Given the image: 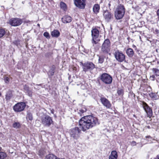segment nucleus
<instances>
[{"label":"nucleus","instance_id":"ddd939ff","mask_svg":"<svg viewBox=\"0 0 159 159\" xmlns=\"http://www.w3.org/2000/svg\"><path fill=\"white\" fill-rule=\"evenodd\" d=\"M100 101L103 105L107 108H110L111 105L109 100L104 97H101Z\"/></svg>","mask_w":159,"mask_h":159},{"label":"nucleus","instance_id":"393cba45","mask_svg":"<svg viewBox=\"0 0 159 159\" xmlns=\"http://www.w3.org/2000/svg\"><path fill=\"white\" fill-rule=\"evenodd\" d=\"M5 29L2 28L0 29V38L3 37L6 34Z\"/></svg>","mask_w":159,"mask_h":159},{"label":"nucleus","instance_id":"7ed1b4c3","mask_svg":"<svg viewBox=\"0 0 159 159\" xmlns=\"http://www.w3.org/2000/svg\"><path fill=\"white\" fill-rule=\"evenodd\" d=\"M111 45V43L110 40L108 39H105L102 45L100 53L107 55L110 52Z\"/></svg>","mask_w":159,"mask_h":159},{"label":"nucleus","instance_id":"cd10ccee","mask_svg":"<svg viewBox=\"0 0 159 159\" xmlns=\"http://www.w3.org/2000/svg\"><path fill=\"white\" fill-rule=\"evenodd\" d=\"M20 126V125L19 123L16 122L14 123L13 124V127L15 128H19Z\"/></svg>","mask_w":159,"mask_h":159},{"label":"nucleus","instance_id":"a878e982","mask_svg":"<svg viewBox=\"0 0 159 159\" xmlns=\"http://www.w3.org/2000/svg\"><path fill=\"white\" fill-rule=\"evenodd\" d=\"M45 154V152L44 151V149H41L39 150L38 154L41 157H43Z\"/></svg>","mask_w":159,"mask_h":159},{"label":"nucleus","instance_id":"4c0bfd02","mask_svg":"<svg viewBox=\"0 0 159 159\" xmlns=\"http://www.w3.org/2000/svg\"><path fill=\"white\" fill-rule=\"evenodd\" d=\"M136 144V142L134 141H132L131 142V145L132 146H135Z\"/></svg>","mask_w":159,"mask_h":159},{"label":"nucleus","instance_id":"6ab92c4d","mask_svg":"<svg viewBox=\"0 0 159 159\" xmlns=\"http://www.w3.org/2000/svg\"><path fill=\"white\" fill-rule=\"evenodd\" d=\"M100 9V7L98 4H95L93 7V11L95 14H97L99 12Z\"/></svg>","mask_w":159,"mask_h":159},{"label":"nucleus","instance_id":"a18cd8bd","mask_svg":"<svg viewBox=\"0 0 159 159\" xmlns=\"http://www.w3.org/2000/svg\"><path fill=\"white\" fill-rule=\"evenodd\" d=\"M41 85V84H39V85H36L37 86H39V85H40H40Z\"/></svg>","mask_w":159,"mask_h":159},{"label":"nucleus","instance_id":"1a4fd4ad","mask_svg":"<svg viewBox=\"0 0 159 159\" xmlns=\"http://www.w3.org/2000/svg\"><path fill=\"white\" fill-rule=\"evenodd\" d=\"M101 80L106 84H110L112 82L111 77L107 73L103 74L101 76Z\"/></svg>","mask_w":159,"mask_h":159},{"label":"nucleus","instance_id":"de8ad7c7","mask_svg":"<svg viewBox=\"0 0 159 159\" xmlns=\"http://www.w3.org/2000/svg\"><path fill=\"white\" fill-rule=\"evenodd\" d=\"M51 112L52 113H53V111H51Z\"/></svg>","mask_w":159,"mask_h":159},{"label":"nucleus","instance_id":"5701e85b","mask_svg":"<svg viewBox=\"0 0 159 159\" xmlns=\"http://www.w3.org/2000/svg\"><path fill=\"white\" fill-rule=\"evenodd\" d=\"M60 7L61 9L65 11L67 10V6L65 3L63 2H61L60 3Z\"/></svg>","mask_w":159,"mask_h":159},{"label":"nucleus","instance_id":"ea45409f","mask_svg":"<svg viewBox=\"0 0 159 159\" xmlns=\"http://www.w3.org/2000/svg\"><path fill=\"white\" fill-rule=\"evenodd\" d=\"M157 15L159 18V8L157 10Z\"/></svg>","mask_w":159,"mask_h":159},{"label":"nucleus","instance_id":"423d86ee","mask_svg":"<svg viewBox=\"0 0 159 159\" xmlns=\"http://www.w3.org/2000/svg\"><path fill=\"white\" fill-rule=\"evenodd\" d=\"M22 23V19L18 18H13L10 19L7 23L12 26H17L20 25Z\"/></svg>","mask_w":159,"mask_h":159},{"label":"nucleus","instance_id":"f704fd0d","mask_svg":"<svg viewBox=\"0 0 159 159\" xmlns=\"http://www.w3.org/2000/svg\"><path fill=\"white\" fill-rule=\"evenodd\" d=\"M86 109L85 108H84V109H81L79 110L80 114L83 113L84 112H86Z\"/></svg>","mask_w":159,"mask_h":159},{"label":"nucleus","instance_id":"412c9836","mask_svg":"<svg viewBox=\"0 0 159 159\" xmlns=\"http://www.w3.org/2000/svg\"><path fill=\"white\" fill-rule=\"evenodd\" d=\"M117 153L116 151H112L110 156L109 159H117Z\"/></svg>","mask_w":159,"mask_h":159},{"label":"nucleus","instance_id":"9b49d317","mask_svg":"<svg viewBox=\"0 0 159 159\" xmlns=\"http://www.w3.org/2000/svg\"><path fill=\"white\" fill-rule=\"evenodd\" d=\"M103 16L105 20L107 22H110L114 19L113 14L107 10L104 11Z\"/></svg>","mask_w":159,"mask_h":159},{"label":"nucleus","instance_id":"f8f14e48","mask_svg":"<svg viewBox=\"0 0 159 159\" xmlns=\"http://www.w3.org/2000/svg\"><path fill=\"white\" fill-rule=\"evenodd\" d=\"M91 33L93 43L96 44L98 43V41H97L96 40L98 38L99 31L96 28L93 29L91 30Z\"/></svg>","mask_w":159,"mask_h":159},{"label":"nucleus","instance_id":"dca6fc26","mask_svg":"<svg viewBox=\"0 0 159 159\" xmlns=\"http://www.w3.org/2000/svg\"><path fill=\"white\" fill-rule=\"evenodd\" d=\"M24 91L29 97L32 96V92L31 90L29 89V87L26 85L24 86Z\"/></svg>","mask_w":159,"mask_h":159},{"label":"nucleus","instance_id":"58836bf2","mask_svg":"<svg viewBox=\"0 0 159 159\" xmlns=\"http://www.w3.org/2000/svg\"><path fill=\"white\" fill-rule=\"evenodd\" d=\"M137 144L139 145L138 147H142L143 146L142 144L141 143H138Z\"/></svg>","mask_w":159,"mask_h":159},{"label":"nucleus","instance_id":"20e7f679","mask_svg":"<svg viewBox=\"0 0 159 159\" xmlns=\"http://www.w3.org/2000/svg\"><path fill=\"white\" fill-rule=\"evenodd\" d=\"M41 120L42 124L45 126L49 127L53 123L52 117L47 115L42 116Z\"/></svg>","mask_w":159,"mask_h":159},{"label":"nucleus","instance_id":"a19ab883","mask_svg":"<svg viewBox=\"0 0 159 159\" xmlns=\"http://www.w3.org/2000/svg\"><path fill=\"white\" fill-rule=\"evenodd\" d=\"M154 159H159V155H157Z\"/></svg>","mask_w":159,"mask_h":159},{"label":"nucleus","instance_id":"4468645a","mask_svg":"<svg viewBox=\"0 0 159 159\" xmlns=\"http://www.w3.org/2000/svg\"><path fill=\"white\" fill-rule=\"evenodd\" d=\"M74 2L75 5L79 8H84L85 5V0H75Z\"/></svg>","mask_w":159,"mask_h":159},{"label":"nucleus","instance_id":"e433bc0d","mask_svg":"<svg viewBox=\"0 0 159 159\" xmlns=\"http://www.w3.org/2000/svg\"><path fill=\"white\" fill-rule=\"evenodd\" d=\"M154 33L155 34H158L159 33V30L158 29H156L154 31Z\"/></svg>","mask_w":159,"mask_h":159},{"label":"nucleus","instance_id":"0eeeda50","mask_svg":"<svg viewBox=\"0 0 159 159\" xmlns=\"http://www.w3.org/2000/svg\"><path fill=\"white\" fill-rule=\"evenodd\" d=\"M114 55L116 59L119 62H122L125 60V55L121 51L119 50L116 51Z\"/></svg>","mask_w":159,"mask_h":159},{"label":"nucleus","instance_id":"39448f33","mask_svg":"<svg viewBox=\"0 0 159 159\" xmlns=\"http://www.w3.org/2000/svg\"><path fill=\"white\" fill-rule=\"evenodd\" d=\"M140 104L147 114L148 117H150L152 115V109L145 102L143 101H140Z\"/></svg>","mask_w":159,"mask_h":159},{"label":"nucleus","instance_id":"2eb2a0df","mask_svg":"<svg viewBox=\"0 0 159 159\" xmlns=\"http://www.w3.org/2000/svg\"><path fill=\"white\" fill-rule=\"evenodd\" d=\"M72 20V17L68 15H66L61 18L62 21L64 23H67L70 22Z\"/></svg>","mask_w":159,"mask_h":159},{"label":"nucleus","instance_id":"6e6552de","mask_svg":"<svg viewBox=\"0 0 159 159\" xmlns=\"http://www.w3.org/2000/svg\"><path fill=\"white\" fill-rule=\"evenodd\" d=\"M80 64L83 70H93L95 68V65L91 62L87 61L84 63L80 62Z\"/></svg>","mask_w":159,"mask_h":159},{"label":"nucleus","instance_id":"473e14b6","mask_svg":"<svg viewBox=\"0 0 159 159\" xmlns=\"http://www.w3.org/2000/svg\"><path fill=\"white\" fill-rule=\"evenodd\" d=\"M117 93L119 95H122L123 94V91L122 89H119L117 91Z\"/></svg>","mask_w":159,"mask_h":159},{"label":"nucleus","instance_id":"2f4dec72","mask_svg":"<svg viewBox=\"0 0 159 159\" xmlns=\"http://www.w3.org/2000/svg\"><path fill=\"white\" fill-rule=\"evenodd\" d=\"M54 70H49L48 72V74L49 76H52L54 74Z\"/></svg>","mask_w":159,"mask_h":159},{"label":"nucleus","instance_id":"79ce46f5","mask_svg":"<svg viewBox=\"0 0 159 159\" xmlns=\"http://www.w3.org/2000/svg\"><path fill=\"white\" fill-rule=\"evenodd\" d=\"M146 138H151V137L150 136H146Z\"/></svg>","mask_w":159,"mask_h":159},{"label":"nucleus","instance_id":"f3484780","mask_svg":"<svg viewBox=\"0 0 159 159\" xmlns=\"http://www.w3.org/2000/svg\"><path fill=\"white\" fill-rule=\"evenodd\" d=\"M134 51L131 48H128L126 51V53L129 57H132L134 55Z\"/></svg>","mask_w":159,"mask_h":159},{"label":"nucleus","instance_id":"f257e3e1","mask_svg":"<svg viewBox=\"0 0 159 159\" xmlns=\"http://www.w3.org/2000/svg\"><path fill=\"white\" fill-rule=\"evenodd\" d=\"M79 127H75L71 129L70 132V136L77 139L80 137L81 130L85 131L99 124L98 119L93 116H84L79 121Z\"/></svg>","mask_w":159,"mask_h":159},{"label":"nucleus","instance_id":"aec40b11","mask_svg":"<svg viewBox=\"0 0 159 159\" xmlns=\"http://www.w3.org/2000/svg\"><path fill=\"white\" fill-rule=\"evenodd\" d=\"M106 55L103 54L101 55H97V56L98 57V63L102 64L103 62L104 59L106 58Z\"/></svg>","mask_w":159,"mask_h":159},{"label":"nucleus","instance_id":"bb28decb","mask_svg":"<svg viewBox=\"0 0 159 159\" xmlns=\"http://www.w3.org/2000/svg\"><path fill=\"white\" fill-rule=\"evenodd\" d=\"M26 118L30 120H33V116L32 114L30 112H28L26 116Z\"/></svg>","mask_w":159,"mask_h":159},{"label":"nucleus","instance_id":"9d476101","mask_svg":"<svg viewBox=\"0 0 159 159\" xmlns=\"http://www.w3.org/2000/svg\"><path fill=\"white\" fill-rule=\"evenodd\" d=\"M26 106L25 102H20L18 103L13 107V109L15 111L20 112L23 111Z\"/></svg>","mask_w":159,"mask_h":159},{"label":"nucleus","instance_id":"a211bd4d","mask_svg":"<svg viewBox=\"0 0 159 159\" xmlns=\"http://www.w3.org/2000/svg\"><path fill=\"white\" fill-rule=\"evenodd\" d=\"M52 37L55 38H58L60 35L59 31L57 30H54L51 32Z\"/></svg>","mask_w":159,"mask_h":159},{"label":"nucleus","instance_id":"3c124183","mask_svg":"<svg viewBox=\"0 0 159 159\" xmlns=\"http://www.w3.org/2000/svg\"><path fill=\"white\" fill-rule=\"evenodd\" d=\"M38 26L39 25V24H38Z\"/></svg>","mask_w":159,"mask_h":159},{"label":"nucleus","instance_id":"4be33fe9","mask_svg":"<svg viewBox=\"0 0 159 159\" xmlns=\"http://www.w3.org/2000/svg\"><path fill=\"white\" fill-rule=\"evenodd\" d=\"M44 159H60L54 155L52 154H50L47 155Z\"/></svg>","mask_w":159,"mask_h":159},{"label":"nucleus","instance_id":"72a5a7b5","mask_svg":"<svg viewBox=\"0 0 159 159\" xmlns=\"http://www.w3.org/2000/svg\"><path fill=\"white\" fill-rule=\"evenodd\" d=\"M153 73L155 74L156 76L159 75V70H153Z\"/></svg>","mask_w":159,"mask_h":159},{"label":"nucleus","instance_id":"8fccbe9b","mask_svg":"<svg viewBox=\"0 0 159 159\" xmlns=\"http://www.w3.org/2000/svg\"><path fill=\"white\" fill-rule=\"evenodd\" d=\"M26 47L27 48V45H26Z\"/></svg>","mask_w":159,"mask_h":159},{"label":"nucleus","instance_id":"c9c22d12","mask_svg":"<svg viewBox=\"0 0 159 159\" xmlns=\"http://www.w3.org/2000/svg\"><path fill=\"white\" fill-rule=\"evenodd\" d=\"M13 43L16 46H18L20 43V41L19 40H16L13 42Z\"/></svg>","mask_w":159,"mask_h":159},{"label":"nucleus","instance_id":"c756f323","mask_svg":"<svg viewBox=\"0 0 159 159\" xmlns=\"http://www.w3.org/2000/svg\"><path fill=\"white\" fill-rule=\"evenodd\" d=\"M5 83L6 84H8L9 82L10 79L8 77L4 76L3 77Z\"/></svg>","mask_w":159,"mask_h":159},{"label":"nucleus","instance_id":"09e8293b","mask_svg":"<svg viewBox=\"0 0 159 159\" xmlns=\"http://www.w3.org/2000/svg\"><path fill=\"white\" fill-rule=\"evenodd\" d=\"M1 147H0V151L1 150Z\"/></svg>","mask_w":159,"mask_h":159},{"label":"nucleus","instance_id":"f03ea898","mask_svg":"<svg viewBox=\"0 0 159 159\" xmlns=\"http://www.w3.org/2000/svg\"><path fill=\"white\" fill-rule=\"evenodd\" d=\"M125 11V8L122 4H119L117 7L115 11L114 15L117 20L121 19L123 17Z\"/></svg>","mask_w":159,"mask_h":159},{"label":"nucleus","instance_id":"c03bdc74","mask_svg":"<svg viewBox=\"0 0 159 159\" xmlns=\"http://www.w3.org/2000/svg\"><path fill=\"white\" fill-rule=\"evenodd\" d=\"M30 22V21H29V20H27V21H25V22L26 23H29Z\"/></svg>","mask_w":159,"mask_h":159},{"label":"nucleus","instance_id":"c85d7f7f","mask_svg":"<svg viewBox=\"0 0 159 159\" xmlns=\"http://www.w3.org/2000/svg\"><path fill=\"white\" fill-rule=\"evenodd\" d=\"M6 156L5 153L3 152H0V159H4Z\"/></svg>","mask_w":159,"mask_h":159},{"label":"nucleus","instance_id":"b1692460","mask_svg":"<svg viewBox=\"0 0 159 159\" xmlns=\"http://www.w3.org/2000/svg\"><path fill=\"white\" fill-rule=\"evenodd\" d=\"M12 96V95L11 91H9L7 93L6 96V99L7 100H9L11 98Z\"/></svg>","mask_w":159,"mask_h":159},{"label":"nucleus","instance_id":"37998d69","mask_svg":"<svg viewBox=\"0 0 159 159\" xmlns=\"http://www.w3.org/2000/svg\"><path fill=\"white\" fill-rule=\"evenodd\" d=\"M151 77H152L153 78H154L155 77V75H152V76H151Z\"/></svg>","mask_w":159,"mask_h":159},{"label":"nucleus","instance_id":"7c9ffc66","mask_svg":"<svg viewBox=\"0 0 159 159\" xmlns=\"http://www.w3.org/2000/svg\"><path fill=\"white\" fill-rule=\"evenodd\" d=\"M43 36L47 39L50 38V35L49 33L48 32H45L43 33Z\"/></svg>","mask_w":159,"mask_h":159},{"label":"nucleus","instance_id":"49530a36","mask_svg":"<svg viewBox=\"0 0 159 159\" xmlns=\"http://www.w3.org/2000/svg\"><path fill=\"white\" fill-rule=\"evenodd\" d=\"M152 70H157V69H155V68H153V69H152Z\"/></svg>","mask_w":159,"mask_h":159}]
</instances>
